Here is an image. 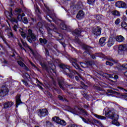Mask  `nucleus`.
Here are the masks:
<instances>
[{
  "label": "nucleus",
  "mask_w": 127,
  "mask_h": 127,
  "mask_svg": "<svg viewBox=\"0 0 127 127\" xmlns=\"http://www.w3.org/2000/svg\"><path fill=\"white\" fill-rule=\"evenodd\" d=\"M104 111L106 117H107V118H109L111 120H113L112 121V124L119 127V126H120V123L118 122V120H119V115H116L115 110L107 108L104 109Z\"/></svg>",
  "instance_id": "f257e3e1"
},
{
  "label": "nucleus",
  "mask_w": 127,
  "mask_h": 127,
  "mask_svg": "<svg viewBox=\"0 0 127 127\" xmlns=\"http://www.w3.org/2000/svg\"><path fill=\"white\" fill-rule=\"evenodd\" d=\"M60 67L61 68L62 71L63 72L64 74H65L70 78V79H73L74 75H76L78 72L75 70H72L70 66L64 64H61L60 65Z\"/></svg>",
  "instance_id": "f03ea898"
},
{
  "label": "nucleus",
  "mask_w": 127,
  "mask_h": 127,
  "mask_svg": "<svg viewBox=\"0 0 127 127\" xmlns=\"http://www.w3.org/2000/svg\"><path fill=\"white\" fill-rule=\"evenodd\" d=\"M20 35L23 38H25L29 43H32L33 42H35L36 41V35L33 33L32 30L29 29L27 31V35L26 37V33L24 32L23 30L20 31Z\"/></svg>",
  "instance_id": "7ed1b4c3"
},
{
  "label": "nucleus",
  "mask_w": 127,
  "mask_h": 127,
  "mask_svg": "<svg viewBox=\"0 0 127 127\" xmlns=\"http://www.w3.org/2000/svg\"><path fill=\"white\" fill-rule=\"evenodd\" d=\"M69 110L70 112L74 115H79V114L81 113L84 116V117H87V116H88V112H87L86 110L81 108L74 107L73 109L70 108Z\"/></svg>",
  "instance_id": "20e7f679"
},
{
  "label": "nucleus",
  "mask_w": 127,
  "mask_h": 127,
  "mask_svg": "<svg viewBox=\"0 0 127 127\" xmlns=\"http://www.w3.org/2000/svg\"><path fill=\"white\" fill-rule=\"evenodd\" d=\"M9 90L6 84H3L0 88V98H3L8 94Z\"/></svg>",
  "instance_id": "39448f33"
},
{
  "label": "nucleus",
  "mask_w": 127,
  "mask_h": 127,
  "mask_svg": "<svg viewBox=\"0 0 127 127\" xmlns=\"http://www.w3.org/2000/svg\"><path fill=\"white\" fill-rule=\"evenodd\" d=\"M127 51V44H121L118 47V53L120 55H122L125 53V52Z\"/></svg>",
  "instance_id": "423d86ee"
},
{
  "label": "nucleus",
  "mask_w": 127,
  "mask_h": 127,
  "mask_svg": "<svg viewBox=\"0 0 127 127\" xmlns=\"http://www.w3.org/2000/svg\"><path fill=\"white\" fill-rule=\"evenodd\" d=\"M53 122H55L57 124L59 125H61V126H66V122L64 120H61L59 117L55 116L52 118Z\"/></svg>",
  "instance_id": "0eeeda50"
},
{
  "label": "nucleus",
  "mask_w": 127,
  "mask_h": 127,
  "mask_svg": "<svg viewBox=\"0 0 127 127\" xmlns=\"http://www.w3.org/2000/svg\"><path fill=\"white\" fill-rule=\"evenodd\" d=\"M38 116L42 119L48 115V111L46 109H40L38 110Z\"/></svg>",
  "instance_id": "6e6552de"
},
{
  "label": "nucleus",
  "mask_w": 127,
  "mask_h": 127,
  "mask_svg": "<svg viewBox=\"0 0 127 127\" xmlns=\"http://www.w3.org/2000/svg\"><path fill=\"white\" fill-rule=\"evenodd\" d=\"M93 33L94 35L96 36H99L101 35V33H102V28L98 26L96 28H94L93 29Z\"/></svg>",
  "instance_id": "1a4fd4ad"
},
{
  "label": "nucleus",
  "mask_w": 127,
  "mask_h": 127,
  "mask_svg": "<svg viewBox=\"0 0 127 127\" xmlns=\"http://www.w3.org/2000/svg\"><path fill=\"white\" fill-rule=\"evenodd\" d=\"M116 6L119 8H127V4L126 2L122 1H118L116 3Z\"/></svg>",
  "instance_id": "9d476101"
},
{
  "label": "nucleus",
  "mask_w": 127,
  "mask_h": 127,
  "mask_svg": "<svg viewBox=\"0 0 127 127\" xmlns=\"http://www.w3.org/2000/svg\"><path fill=\"white\" fill-rule=\"evenodd\" d=\"M6 31H8L7 33V35L8 36L9 38H13V39H16V37L14 36L13 33L10 31H11V30L9 29L8 27L6 28Z\"/></svg>",
  "instance_id": "9b49d317"
},
{
  "label": "nucleus",
  "mask_w": 127,
  "mask_h": 127,
  "mask_svg": "<svg viewBox=\"0 0 127 127\" xmlns=\"http://www.w3.org/2000/svg\"><path fill=\"white\" fill-rule=\"evenodd\" d=\"M58 84L61 89H62L64 91L65 88H64V79L61 78L58 79Z\"/></svg>",
  "instance_id": "f8f14e48"
},
{
  "label": "nucleus",
  "mask_w": 127,
  "mask_h": 127,
  "mask_svg": "<svg viewBox=\"0 0 127 127\" xmlns=\"http://www.w3.org/2000/svg\"><path fill=\"white\" fill-rule=\"evenodd\" d=\"M14 103L12 101H7L6 102L3 104V107L4 109H8V108H10L11 107H12Z\"/></svg>",
  "instance_id": "ddd939ff"
},
{
  "label": "nucleus",
  "mask_w": 127,
  "mask_h": 127,
  "mask_svg": "<svg viewBox=\"0 0 127 127\" xmlns=\"http://www.w3.org/2000/svg\"><path fill=\"white\" fill-rule=\"evenodd\" d=\"M97 54H98V56H99L100 57H102L104 59H106L107 60H108V61L112 62L113 61V58H112V57H107V56H105V55L103 54V53H99Z\"/></svg>",
  "instance_id": "4468645a"
},
{
  "label": "nucleus",
  "mask_w": 127,
  "mask_h": 127,
  "mask_svg": "<svg viewBox=\"0 0 127 127\" xmlns=\"http://www.w3.org/2000/svg\"><path fill=\"white\" fill-rule=\"evenodd\" d=\"M77 62H78V60L77 59H73L72 62V65H73L75 69H80V65L77 64Z\"/></svg>",
  "instance_id": "2eb2a0df"
},
{
  "label": "nucleus",
  "mask_w": 127,
  "mask_h": 127,
  "mask_svg": "<svg viewBox=\"0 0 127 127\" xmlns=\"http://www.w3.org/2000/svg\"><path fill=\"white\" fill-rule=\"evenodd\" d=\"M81 119H82L83 122L85 123V124H87L88 125H92V124H93V120L92 119H85L82 117H80Z\"/></svg>",
  "instance_id": "dca6fc26"
},
{
  "label": "nucleus",
  "mask_w": 127,
  "mask_h": 127,
  "mask_svg": "<svg viewBox=\"0 0 127 127\" xmlns=\"http://www.w3.org/2000/svg\"><path fill=\"white\" fill-rule=\"evenodd\" d=\"M20 104H22V102H21V100H20V96L17 95L16 96V108H18V106H19Z\"/></svg>",
  "instance_id": "f3484780"
},
{
  "label": "nucleus",
  "mask_w": 127,
  "mask_h": 127,
  "mask_svg": "<svg viewBox=\"0 0 127 127\" xmlns=\"http://www.w3.org/2000/svg\"><path fill=\"white\" fill-rule=\"evenodd\" d=\"M106 37H102L99 39V43L101 46H105L106 45Z\"/></svg>",
  "instance_id": "a211bd4d"
},
{
  "label": "nucleus",
  "mask_w": 127,
  "mask_h": 127,
  "mask_svg": "<svg viewBox=\"0 0 127 127\" xmlns=\"http://www.w3.org/2000/svg\"><path fill=\"white\" fill-rule=\"evenodd\" d=\"M36 28H39V30L41 33V34H43V28L42 27V24L41 22H38L37 25L36 26Z\"/></svg>",
  "instance_id": "6ab92c4d"
},
{
  "label": "nucleus",
  "mask_w": 127,
  "mask_h": 127,
  "mask_svg": "<svg viewBox=\"0 0 127 127\" xmlns=\"http://www.w3.org/2000/svg\"><path fill=\"white\" fill-rule=\"evenodd\" d=\"M116 39L118 42H124L125 41V37L122 35L116 37Z\"/></svg>",
  "instance_id": "aec40b11"
},
{
  "label": "nucleus",
  "mask_w": 127,
  "mask_h": 127,
  "mask_svg": "<svg viewBox=\"0 0 127 127\" xmlns=\"http://www.w3.org/2000/svg\"><path fill=\"white\" fill-rule=\"evenodd\" d=\"M76 17L78 19H81L84 17V12L83 11H79L76 15Z\"/></svg>",
  "instance_id": "412c9836"
},
{
  "label": "nucleus",
  "mask_w": 127,
  "mask_h": 127,
  "mask_svg": "<svg viewBox=\"0 0 127 127\" xmlns=\"http://www.w3.org/2000/svg\"><path fill=\"white\" fill-rule=\"evenodd\" d=\"M72 33L73 35H75V36H80V34H81V30L75 29Z\"/></svg>",
  "instance_id": "4be33fe9"
},
{
  "label": "nucleus",
  "mask_w": 127,
  "mask_h": 127,
  "mask_svg": "<svg viewBox=\"0 0 127 127\" xmlns=\"http://www.w3.org/2000/svg\"><path fill=\"white\" fill-rule=\"evenodd\" d=\"M114 44H115V41H114L113 38H110L108 43V47H111V46H112V45H114Z\"/></svg>",
  "instance_id": "5701e85b"
},
{
  "label": "nucleus",
  "mask_w": 127,
  "mask_h": 127,
  "mask_svg": "<svg viewBox=\"0 0 127 127\" xmlns=\"http://www.w3.org/2000/svg\"><path fill=\"white\" fill-rule=\"evenodd\" d=\"M60 28H61V29H63V30H67V27L66 25V24H65V23L64 22H62L60 24Z\"/></svg>",
  "instance_id": "b1692460"
},
{
  "label": "nucleus",
  "mask_w": 127,
  "mask_h": 127,
  "mask_svg": "<svg viewBox=\"0 0 127 127\" xmlns=\"http://www.w3.org/2000/svg\"><path fill=\"white\" fill-rule=\"evenodd\" d=\"M22 44L25 47V48H28L29 50H31V48L29 47V46L27 44L26 42L23 41V40H21Z\"/></svg>",
  "instance_id": "393cba45"
},
{
  "label": "nucleus",
  "mask_w": 127,
  "mask_h": 127,
  "mask_svg": "<svg viewBox=\"0 0 127 127\" xmlns=\"http://www.w3.org/2000/svg\"><path fill=\"white\" fill-rule=\"evenodd\" d=\"M94 117L97 119H99V120H107V117L102 116L101 115H98V114H94Z\"/></svg>",
  "instance_id": "a878e982"
},
{
  "label": "nucleus",
  "mask_w": 127,
  "mask_h": 127,
  "mask_svg": "<svg viewBox=\"0 0 127 127\" xmlns=\"http://www.w3.org/2000/svg\"><path fill=\"white\" fill-rule=\"evenodd\" d=\"M35 11L37 14H40V11L39 10V8H38V5L37 4L34 5Z\"/></svg>",
  "instance_id": "bb28decb"
},
{
  "label": "nucleus",
  "mask_w": 127,
  "mask_h": 127,
  "mask_svg": "<svg viewBox=\"0 0 127 127\" xmlns=\"http://www.w3.org/2000/svg\"><path fill=\"white\" fill-rule=\"evenodd\" d=\"M111 13L113 14V15H114V16H119V15H120V12H119L118 10H116L112 11Z\"/></svg>",
  "instance_id": "cd10ccee"
},
{
  "label": "nucleus",
  "mask_w": 127,
  "mask_h": 127,
  "mask_svg": "<svg viewBox=\"0 0 127 127\" xmlns=\"http://www.w3.org/2000/svg\"><path fill=\"white\" fill-rule=\"evenodd\" d=\"M121 26L122 28H124L126 30H127V24L125 22H123L121 23Z\"/></svg>",
  "instance_id": "c85d7f7f"
},
{
  "label": "nucleus",
  "mask_w": 127,
  "mask_h": 127,
  "mask_svg": "<svg viewBox=\"0 0 127 127\" xmlns=\"http://www.w3.org/2000/svg\"><path fill=\"white\" fill-rule=\"evenodd\" d=\"M39 41L40 43H43L44 44H46L47 43V40H46V39H42V38H40Z\"/></svg>",
  "instance_id": "c756f323"
},
{
  "label": "nucleus",
  "mask_w": 127,
  "mask_h": 127,
  "mask_svg": "<svg viewBox=\"0 0 127 127\" xmlns=\"http://www.w3.org/2000/svg\"><path fill=\"white\" fill-rule=\"evenodd\" d=\"M46 126L47 127H52V126H53V124H52V123L50 122L49 121H47Z\"/></svg>",
  "instance_id": "7c9ffc66"
},
{
  "label": "nucleus",
  "mask_w": 127,
  "mask_h": 127,
  "mask_svg": "<svg viewBox=\"0 0 127 127\" xmlns=\"http://www.w3.org/2000/svg\"><path fill=\"white\" fill-rule=\"evenodd\" d=\"M23 77L25 79H27L28 80V79H29L30 78V75H29V74H28V73H25L23 75Z\"/></svg>",
  "instance_id": "2f4dec72"
},
{
  "label": "nucleus",
  "mask_w": 127,
  "mask_h": 127,
  "mask_svg": "<svg viewBox=\"0 0 127 127\" xmlns=\"http://www.w3.org/2000/svg\"><path fill=\"white\" fill-rule=\"evenodd\" d=\"M22 11V10L21 8H16L15 10V12L16 13V14H19L20 13H21V12Z\"/></svg>",
  "instance_id": "473e14b6"
},
{
  "label": "nucleus",
  "mask_w": 127,
  "mask_h": 127,
  "mask_svg": "<svg viewBox=\"0 0 127 127\" xmlns=\"http://www.w3.org/2000/svg\"><path fill=\"white\" fill-rule=\"evenodd\" d=\"M40 65L42 66L43 69H46V70H47V65H46V64H45V63H40Z\"/></svg>",
  "instance_id": "72a5a7b5"
},
{
  "label": "nucleus",
  "mask_w": 127,
  "mask_h": 127,
  "mask_svg": "<svg viewBox=\"0 0 127 127\" xmlns=\"http://www.w3.org/2000/svg\"><path fill=\"white\" fill-rule=\"evenodd\" d=\"M17 62L18 65L20 66V67H23L24 65H25V64H24V63L21 62V61H18Z\"/></svg>",
  "instance_id": "f704fd0d"
},
{
  "label": "nucleus",
  "mask_w": 127,
  "mask_h": 127,
  "mask_svg": "<svg viewBox=\"0 0 127 127\" xmlns=\"http://www.w3.org/2000/svg\"><path fill=\"white\" fill-rule=\"evenodd\" d=\"M95 1H96V0H88L87 3L88 4L93 5L95 3Z\"/></svg>",
  "instance_id": "c9c22d12"
},
{
  "label": "nucleus",
  "mask_w": 127,
  "mask_h": 127,
  "mask_svg": "<svg viewBox=\"0 0 127 127\" xmlns=\"http://www.w3.org/2000/svg\"><path fill=\"white\" fill-rule=\"evenodd\" d=\"M22 21L24 23L27 24L28 23V19H27V17H24L23 18Z\"/></svg>",
  "instance_id": "e433bc0d"
},
{
  "label": "nucleus",
  "mask_w": 127,
  "mask_h": 127,
  "mask_svg": "<svg viewBox=\"0 0 127 127\" xmlns=\"http://www.w3.org/2000/svg\"><path fill=\"white\" fill-rule=\"evenodd\" d=\"M84 49L87 51V52H89L91 49V47H90L89 46H84Z\"/></svg>",
  "instance_id": "4c0bfd02"
},
{
  "label": "nucleus",
  "mask_w": 127,
  "mask_h": 127,
  "mask_svg": "<svg viewBox=\"0 0 127 127\" xmlns=\"http://www.w3.org/2000/svg\"><path fill=\"white\" fill-rule=\"evenodd\" d=\"M95 18L97 20H101L102 19V16L100 15H97L95 16Z\"/></svg>",
  "instance_id": "58836bf2"
},
{
  "label": "nucleus",
  "mask_w": 127,
  "mask_h": 127,
  "mask_svg": "<svg viewBox=\"0 0 127 127\" xmlns=\"http://www.w3.org/2000/svg\"><path fill=\"white\" fill-rule=\"evenodd\" d=\"M106 65H108L109 66H113V65H114V64L113 63H111V62H110L109 61H107L106 63Z\"/></svg>",
  "instance_id": "ea45409f"
},
{
  "label": "nucleus",
  "mask_w": 127,
  "mask_h": 127,
  "mask_svg": "<svg viewBox=\"0 0 127 127\" xmlns=\"http://www.w3.org/2000/svg\"><path fill=\"white\" fill-rule=\"evenodd\" d=\"M66 127H77L76 124H70L68 125Z\"/></svg>",
  "instance_id": "a19ab883"
},
{
  "label": "nucleus",
  "mask_w": 127,
  "mask_h": 127,
  "mask_svg": "<svg viewBox=\"0 0 127 127\" xmlns=\"http://www.w3.org/2000/svg\"><path fill=\"white\" fill-rule=\"evenodd\" d=\"M17 19L19 21L21 20L22 19V16H21V14H19L17 16Z\"/></svg>",
  "instance_id": "79ce46f5"
},
{
  "label": "nucleus",
  "mask_w": 127,
  "mask_h": 127,
  "mask_svg": "<svg viewBox=\"0 0 127 127\" xmlns=\"http://www.w3.org/2000/svg\"><path fill=\"white\" fill-rule=\"evenodd\" d=\"M18 45L20 48V49H21V50H24L25 51H26L25 49H24V48H23V47H22V45H21V44L19 43Z\"/></svg>",
  "instance_id": "37998d69"
},
{
  "label": "nucleus",
  "mask_w": 127,
  "mask_h": 127,
  "mask_svg": "<svg viewBox=\"0 0 127 127\" xmlns=\"http://www.w3.org/2000/svg\"><path fill=\"white\" fill-rule=\"evenodd\" d=\"M51 30H52V29H50L49 28V29H48V33L49 35V36H52V34H51V32L50 31H51Z\"/></svg>",
  "instance_id": "c03bdc74"
},
{
  "label": "nucleus",
  "mask_w": 127,
  "mask_h": 127,
  "mask_svg": "<svg viewBox=\"0 0 127 127\" xmlns=\"http://www.w3.org/2000/svg\"><path fill=\"white\" fill-rule=\"evenodd\" d=\"M11 21L12 22H15L16 23H17V22H18L17 20L16 19L14 18H12L11 19Z\"/></svg>",
  "instance_id": "a18cd8bd"
},
{
  "label": "nucleus",
  "mask_w": 127,
  "mask_h": 127,
  "mask_svg": "<svg viewBox=\"0 0 127 127\" xmlns=\"http://www.w3.org/2000/svg\"><path fill=\"white\" fill-rule=\"evenodd\" d=\"M45 55L47 56H49V51H48V50H47V49H45Z\"/></svg>",
  "instance_id": "49530a36"
},
{
  "label": "nucleus",
  "mask_w": 127,
  "mask_h": 127,
  "mask_svg": "<svg viewBox=\"0 0 127 127\" xmlns=\"http://www.w3.org/2000/svg\"><path fill=\"white\" fill-rule=\"evenodd\" d=\"M121 19H120L119 18H118L115 22V24H119V23H120V21Z\"/></svg>",
  "instance_id": "de8ad7c7"
},
{
  "label": "nucleus",
  "mask_w": 127,
  "mask_h": 127,
  "mask_svg": "<svg viewBox=\"0 0 127 127\" xmlns=\"http://www.w3.org/2000/svg\"><path fill=\"white\" fill-rule=\"evenodd\" d=\"M23 67L24 69H25V70H26V71H29V68H28V67H27L25 64H24Z\"/></svg>",
  "instance_id": "09e8293b"
},
{
  "label": "nucleus",
  "mask_w": 127,
  "mask_h": 127,
  "mask_svg": "<svg viewBox=\"0 0 127 127\" xmlns=\"http://www.w3.org/2000/svg\"><path fill=\"white\" fill-rule=\"evenodd\" d=\"M13 29L14 30V31H17V26L14 25V26H13Z\"/></svg>",
  "instance_id": "8fccbe9b"
},
{
  "label": "nucleus",
  "mask_w": 127,
  "mask_h": 127,
  "mask_svg": "<svg viewBox=\"0 0 127 127\" xmlns=\"http://www.w3.org/2000/svg\"><path fill=\"white\" fill-rule=\"evenodd\" d=\"M122 67L124 69H127V64H124L122 65Z\"/></svg>",
  "instance_id": "3c124183"
},
{
  "label": "nucleus",
  "mask_w": 127,
  "mask_h": 127,
  "mask_svg": "<svg viewBox=\"0 0 127 127\" xmlns=\"http://www.w3.org/2000/svg\"><path fill=\"white\" fill-rule=\"evenodd\" d=\"M22 82H23V84H25V86H26L27 87V86H28V83H27V81L23 80Z\"/></svg>",
  "instance_id": "603ef678"
},
{
  "label": "nucleus",
  "mask_w": 127,
  "mask_h": 127,
  "mask_svg": "<svg viewBox=\"0 0 127 127\" xmlns=\"http://www.w3.org/2000/svg\"><path fill=\"white\" fill-rule=\"evenodd\" d=\"M86 64H87V65H88L89 66H92V65H93V64H92V62H90V61L87 62L86 63Z\"/></svg>",
  "instance_id": "864d4df0"
},
{
  "label": "nucleus",
  "mask_w": 127,
  "mask_h": 127,
  "mask_svg": "<svg viewBox=\"0 0 127 127\" xmlns=\"http://www.w3.org/2000/svg\"><path fill=\"white\" fill-rule=\"evenodd\" d=\"M30 63L32 67H34V68H37V66H36V65H35V64H34L32 62H30Z\"/></svg>",
  "instance_id": "5fc2aeb1"
},
{
  "label": "nucleus",
  "mask_w": 127,
  "mask_h": 127,
  "mask_svg": "<svg viewBox=\"0 0 127 127\" xmlns=\"http://www.w3.org/2000/svg\"><path fill=\"white\" fill-rule=\"evenodd\" d=\"M37 86L38 87V88H39V89L42 90V91H43V87H42V86H40V85L38 84L37 85Z\"/></svg>",
  "instance_id": "6e6d98bb"
},
{
  "label": "nucleus",
  "mask_w": 127,
  "mask_h": 127,
  "mask_svg": "<svg viewBox=\"0 0 127 127\" xmlns=\"http://www.w3.org/2000/svg\"><path fill=\"white\" fill-rule=\"evenodd\" d=\"M58 98H59L60 100H61V101H63V97L62 96L59 95V96H58Z\"/></svg>",
  "instance_id": "4d7b16f0"
},
{
  "label": "nucleus",
  "mask_w": 127,
  "mask_h": 127,
  "mask_svg": "<svg viewBox=\"0 0 127 127\" xmlns=\"http://www.w3.org/2000/svg\"><path fill=\"white\" fill-rule=\"evenodd\" d=\"M75 41H76V42H77L78 43H81V41H80V40H79V39L77 37L75 38Z\"/></svg>",
  "instance_id": "13d9d810"
},
{
  "label": "nucleus",
  "mask_w": 127,
  "mask_h": 127,
  "mask_svg": "<svg viewBox=\"0 0 127 127\" xmlns=\"http://www.w3.org/2000/svg\"><path fill=\"white\" fill-rule=\"evenodd\" d=\"M113 61H112V62H114V63H118V62H119V61L118 60H114L113 59Z\"/></svg>",
  "instance_id": "bf43d9fd"
},
{
  "label": "nucleus",
  "mask_w": 127,
  "mask_h": 127,
  "mask_svg": "<svg viewBox=\"0 0 127 127\" xmlns=\"http://www.w3.org/2000/svg\"><path fill=\"white\" fill-rule=\"evenodd\" d=\"M114 79L117 80V79H119V76L117 75H115L114 77Z\"/></svg>",
  "instance_id": "052dcab7"
},
{
  "label": "nucleus",
  "mask_w": 127,
  "mask_h": 127,
  "mask_svg": "<svg viewBox=\"0 0 127 127\" xmlns=\"http://www.w3.org/2000/svg\"><path fill=\"white\" fill-rule=\"evenodd\" d=\"M91 58H92V59H96V56L92 55L91 56Z\"/></svg>",
  "instance_id": "680f3d73"
},
{
  "label": "nucleus",
  "mask_w": 127,
  "mask_h": 127,
  "mask_svg": "<svg viewBox=\"0 0 127 127\" xmlns=\"http://www.w3.org/2000/svg\"><path fill=\"white\" fill-rule=\"evenodd\" d=\"M3 63H4V64H8V62L7 61H6V60H4Z\"/></svg>",
  "instance_id": "e2e57ef3"
},
{
  "label": "nucleus",
  "mask_w": 127,
  "mask_h": 127,
  "mask_svg": "<svg viewBox=\"0 0 127 127\" xmlns=\"http://www.w3.org/2000/svg\"><path fill=\"white\" fill-rule=\"evenodd\" d=\"M12 16V10L11 9L10 11V16Z\"/></svg>",
  "instance_id": "0e129e2a"
},
{
  "label": "nucleus",
  "mask_w": 127,
  "mask_h": 127,
  "mask_svg": "<svg viewBox=\"0 0 127 127\" xmlns=\"http://www.w3.org/2000/svg\"><path fill=\"white\" fill-rule=\"evenodd\" d=\"M124 75L127 78V71L124 72Z\"/></svg>",
  "instance_id": "69168bd1"
},
{
  "label": "nucleus",
  "mask_w": 127,
  "mask_h": 127,
  "mask_svg": "<svg viewBox=\"0 0 127 127\" xmlns=\"http://www.w3.org/2000/svg\"><path fill=\"white\" fill-rule=\"evenodd\" d=\"M75 79H76V81H78V80H79V77L75 76Z\"/></svg>",
  "instance_id": "338daca9"
},
{
  "label": "nucleus",
  "mask_w": 127,
  "mask_h": 127,
  "mask_svg": "<svg viewBox=\"0 0 127 127\" xmlns=\"http://www.w3.org/2000/svg\"><path fill=\"white\" fill-rule=\"evenodd\" d=\"M80 84H81V85L82 86H85V83H84V82H83V81H81L80 82Z\"/></svg>",
  "instance_id": "774afa93"
}]
</instances>
